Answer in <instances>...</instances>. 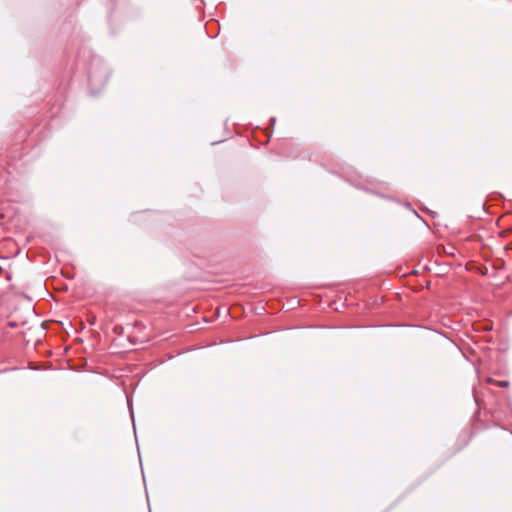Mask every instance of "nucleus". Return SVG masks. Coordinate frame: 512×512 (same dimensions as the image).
Wrapping results in <instances>:
<instances>
[{"label":"nucleus","instance_id":"obj_1","mask_svg":"<svg viewBox=\"0 0 512 512\" xmlns=\"http://www.w3.org/2000/svg\"><path fill=\"white\" fill-rule=\"evenodd\" d=\"M496 384L500 387H507L509 385L507 381H498Z\"/></svg>","mask_w":512,"mask_h":512}]
</instances>
